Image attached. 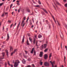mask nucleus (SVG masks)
<instances>
[{
    "label": "nucleus",
    "mask_w": 67,
    "mask_h": 67,
    "mask_svg": "<svg viewBox=\"0 0 67 67\" xmlns=\"http://www.w3.org/2000/svg\"><path fill=\"white\" fill-rule=\"evenodd\" d=\"M40 24H42V23L41 22H40Z\"/></svg>",
    "instance_id": "774afa93"
},
{
    "label": "nucleus",
    "mask_w": 67,
    "mask_h": 67,
    "mask_svg": "<svg viewBox=\"0 0 67 67\" xmlns=\"http://www.w3.org/2000/svg\"><path fill=\"white\" fill-rule=\"evenodd\" d=\"M32 66L33 67H35V66L34 65V64H32Z\"/></svg>",
    "instance_id": "c03bdc74"
},
{
    "label": "nucleus",
    "mask_w": 67,
    "mask_h": 67,
    "mask_svg": "<svg viewBox=\"0 0 67 67\" xmlns=\"http://www.w3.org/2000/svg\"><path fill=\"white\" fill-rule=\"evenodd\" d=\"M66 59V57L65 56H64V62H65V59Z\"/></svg>",
    "instance_id": "c756f323"
},
{
    "label": "nucleus",
    "mask_w": 67,
    "mask_h": 67,
    "mask_svg": "<svg viewBox=\"0 0 67 67\" xmlns=\"http://www.w3.org/2000/svg\"><path fill=\"white\" fill-rule=\"evenodd\" d=\"M27 35H28V36H30V34H28Z\"/></svg>",
    "instance_id": "69168bd1"
},
{
    "label": "nucleus",
    "mask_w": 67,
    "mask_h": 67,
    "mask_svg": "<svg viewBox=\"0 0 67 67\" xmlns=\"http://www.w3.org/2000/svg\"><path fill=\"white\" fill-rule=\"evenodd\" d=\"M27 45H29L30 44H29V41H28V40H27Z\"/></svg>",
    "instance_id": "bb28decb"
},
{
    "label": "nucleus",
    "mask_w": 67,
    "mask_h": 67,
    "mask_svg": "<svg viewBox=\"0 0 67 67\" xmlns=\"http://www.w3.org/2000/svg\"><path fill=\"white\" fill-rule=\"evenodd\" d=\"M26 18V17H24V20H25V19Z\"/></svg>",
    "instance_id": "58836bf2"
},
{
    "label": "nucleus",
    "mask_w": 67,
    "mask_h": 67,
    "mask_svg": "<svg viewBox=\"0 0 67 67\" xmlns=\"http://www.w3.org/2000/svg\"><path fill=\"white\" fill-rule=\"evenodd\" d=\"M44 65L46 66H49V63L48 62H45Z\"/></svg>",
    "instance_id": "423d86ee"
},
{
    "label": "nucleus",
    "mask_w": 67,
    "mask_h": 67,
    "mask_svg": "<svg viewBox=\"0 0 67 67\" xmlns=\"http://www.w3.org/2000/svg\"><path fill=\"white\" fill-rule=\"evenodd\" d=\"M19 63L20 61H19V60H16V62L15 63L14 66L15 67H17V66L18 65V64Z\"/></svg>",
    "instance_id": "f257e3e1"
},
{
    "label": "nucleus",
    "mask_w": 67,
    "mask_h": 67,
    "mask_svg": "<svg viewBox=\"0 0 67 67\" xmlns=\"http://www.w3.org/2000/svg\"><path fill=\"white\" fill-rule=\"evenodd\" d=\"M57 22H58V24L59 26H60V24L59 23H58V21H57Z\"/></svg>",
    "instance_id": "e433bc0d"
},
{
    "label": "nucleus",
    "mask_w": 67,
    "mask_h": 67,
    "mask_svg": "<svg viewBox=\"0 0 67 67\" xmlns=\"http://www.w3.org/2000/svg\"><path fill=\"white\" fill-rule=\"evenodd\" d=\"M34 54L35 55V54H36V52L35 51H34Z\"/></svg>",
    "instance_id": "09e8293b"
},
{
    "label": "nucleus",
    "mask_w": 67,
    "mask_h": 67,
    "mask_svg": "<svg viewBox=\"0 0 67 67\" xmlns=\"http://www.w3.org/2000/svg\"><path fill=\"white\" fill-rule=\"evenodd\" d=\"M63 1L64 2H66V0H63Z\"/></svg>",
    "instance_id": "13d9d810"
},
{
    "label": "nucleus",
    "mask_w": 67,
    "mask_h": 67,
    "mask_svg": "<svg viewBox=\"0 0 67 67\" xmlns=\"http://www.w3.org/2000/svg\"><path fill=\"white\" fill-rule=\"evenodd\" d=\"M5 13V14H8V13Z\"/></svg>",
    "instance_id": "052dcab7"
},
{
    "label": "nucleus",
    "mask_w": 67,
    "mask_h": 67,
    "mask_svg": "<svg viewBox=\"0 0 67 67\" xmlns=\"http://www.w3.org/2000/svg\"><path fill=\"white\" fill-rule=\"evenodd\" d=\"M33 27H34V26L33 25H32L31 26L32 28H33Z\"/></svg>",
    "instance_id": "4d7b16f0"
},
{
    "label": "nucleus",
    "mask_w": 67,
    "mask_h": 67,
    "mask_svg": "<svg viewBox=\"0 0 67 67\" xmlns=\"http://www.w3.org/2000/svg\"><path fill=\"white\" fill-rule=\"evenodd\" d=\"M27 11L28 12H29L30 11V9H27Z\"/></svg>",
    "instance_id": "c9c22d12"
},
{
    "label": "nucleus",
    "mask_w": 67,
    "mask_h": 67,
    "mask_svg": "<svg viewBox=\"0 0 67 67\" xmlns=\"http://www.w3.org/2000/svg\"><path fill=\"white\" fill-rule=\"evenodd\" d=\"M57 4H58V5H60V4H59V3L58 2H57Z\"/></svg>",
    "instance_id": "7c9ffc66"
},
{
    "label": "nucleus",
    "mask_w": 67,
    "mask_h": 67,
    "mask_svg": "<svg viewBox=\"0 0 67 67\" xmlns=\"http://www.w3.org/2000/svg\"><path fill=\"white\" fill-rule=\"evenodd\" d=\"M60 37L62 38H63L64 37V36H63V34L61 32V34L60 35Z\"/></svg>",
    "instance_id": "9d476101"
},
{
    "label": "nucleus",
    "mask_w": 67,
    "mask_h": 67,
    "mask_svg": "<svg viewBox=\"0 0 67 67\" xmlns=\"http://www.w3.org/2000/svg\"><path fill=\"white\" fill-rule=\"evenodd\" d=\"M40 64L41 65H43V62L40 61Z\"/></svg>",
    "instance_id": "4be33fe9"
},
{
    "label": "nucleus",
    "mask_w": 67,
    "mask_h": 67,
    "mask_svg": "<svg viewBox=\"0 0 67 67\" xmlns=\"http://www.w3.org/2000/svg\"><path fill=\"white\" fill-rule=\"evenodd\" d=\"M44 57L45 59H46L47 58V57H48L47 55V54H45L44 55Z\"/></svg>",
    "instance_id": "1a4fd4ad"
},
{
    "label": "nucleus",
    "mask_w": 67,
    "mask_h": 67,
    "mask_svg": "<svg viewBox=\"0 0 67 67\" xmlns=\"http://www.w3.org/2000/svg\"><path fill=\"white\" fill-rule=\"evenodd\" d=\"M25 52L26 53V54H27V52L26 51H25Z\"/></svg>",
    "instance_id": "3c124183"
},
{
    "label": "nucleus",
    "mask_w": 67,
    "mask_h": 67,
    "mask_svg": "<svg viewBox=\"0 0 67 67\" xmlns=\"http://www.w3.org/2000/svg\"><path fill=\"white\" fill-rule=\"evenodd\" d=\"M51 28V25H49V28L50 29Z\"/></svg>",
    "instance_id": "a18cd8bd"
},
{
    "label": "nucleus",
    "mask_w": 67,
    "mask_h": 67,
    "mask_svg": "<svg viewBox=\"0 0 67 67\" xmlns=\"http://www.w3.org/2000/svg\"><path fill=\"white\" fill-rule=\"evenodd\" d=\"M29 17H28V19H27V21H26V22H27V20H29Z\"/></svg>",
    "instance_id": "864d4df0"
},
{
    "label": "nucleus",
    "mask_w": 67,
    "mask_h": 67,
    "mask_svg": "<svg viewBox=\"0 0 67 67\" xmlns=\"http://www.w3.org/2000/svg\"><path fill=\"white\" fill-rule=\"evenodd\" d=\"M16 23H15V26L16 25Z\"/></svg>",
    "instance_id": "bf43d9fd"
},
{
    "label": "nucleus",
    "mask_w": 67,
    "mask_h": 67,
    "mask_svg": "<svg viewBox=\"0 0 67 67\" xmlns=\"http://www.w3.org/2000/svg\"><path fill=\"white\" fill-rule=\"evenodd\" d=\"M2 55L3 56L0 58V60H1V59H4V55H5V53L3 52L2 53Z\"/></svg>",
    "instance_id": "7ed1b4c3"
},
{
    "label": "nucleus",
    "mask_w": 67,
    "mask_h": 67,
    "mask_svg": "<svg viewBox=\"0 0 67 67\" xmlns=\"http://www.w3.org/2000/svg\"><path fill=\"white\" fill-rule=\"evenodd\" d=\"M42 10H43V11H44V12H45V13H47V12L46 10H45L44 8Z\"/></svg>",
    "instance_id": "ddd939ff"
},
{
    "label": "nucleus",
    "mask_w": 67,
    "mask_h": 67,
    "mask_svg": "<svg viewBox=\"0 0 67 67\" xmlns=\"http://www.w3.org/2000/svg\"><path fill=\"white\" fill-rule=\"evenodd\" d=\"M35 41H36V40L35 39H34V44H35Z\"/></svg>",
    "instance_id": "a878e982"
},
{
    "label": "nucleus",
    "mask_w": 67,
    "mask_h": 67,
    "mask_svg": "<svg viewBox=\"0 0 67 67\" xmlns=\"http://www.w3.org/2000/svg\"><path fill=\"white\" fill-rule=\"evenodd\" d=\"M3 4V3H1V4H0V6H1Z\"/></svg>",
    "instance_id": "49530a36"
},
{
    "label": "nucleus",
    "mask_w": 67,
    "mask_h": 67,
    "mask_svg": "<svg viewBox=\"0 0 67 67\" xmlns=\"http://www.w3.org/2000/svg\"><path fill=\"white\" fill-rule=\"evenodd\" d=\"M16 2H18L17 3V4L18 5H20V4L19 3V1H16Z\"/></svg>",
    "instance_id": "412c9836"
},
{
    "label": "nucleus",
    "mask_w": 67,
    "mask_h": 67,
    "mask_svg": "<svg viewBox=\"0 0 67 67\" xmlns=\"http://www.w3.org/2000/svg\"><path fill=\"white\" fill-rule=\"evenodd\" d=\"M5 52H6L7 55V56H8V55L9 54V52H8V51L6 50L5 51Z\"/></svg>",
    "instance_id": "dca6fc26"
},
{
    "label": "nucleus",
    "mask_w": 67,
    "mask_h": 67,
    "mask_svg": "<svg viewBox=\"0 0 67 67\" xmlns=\"http://www.w3.org/2000/svg\"><path fill=\"white\" fill-rule=\"evenodd\" d=\"M24 37L25 36H24L22 41V43H24Z\"/></svg>",
    "instance_id": "f8f14e48"
},
{
    "label": "nucleus",
    "mask_w": 67,
    "mask_h": 67,
    "mask_svg": "<svg viewBox=\"0 0 67 67\" xmlns=\"http://www.w3.org/2000/svg\"><path fill=\"white\" fill-rule=\"evenodd\" d=\"M14 12H13L12 13V15H13V13H14Z\"/></svg>",
    "instance_id": "338daca9"
},
{
    "label": "nucleus",
    "mask_w": 67,
    "mask_h": 67,
    "mask_svg": "<svg viewBox=\"0 0 67 67\" xmlns=\"http://www.w3.org/2000/svg\"><path fill=\"white\" fill-rule=\"evenodd\" d=\"M22 62H23V64H25V63H26L25 61V60L24 59H23V60L22 61Z\"/></svg>",
    "instance_id": "f3484780"
},
{
    "label": "nucleus",
    "mask_w": 67,
    "mask_h": 67,
    "mask_svg": "<svg viewBox=\"0 0 67 67\" xmlns=\"http://www.w3.org/2000/svg\"><path fill=\"white\" fill-rule=\"evenodd\" d=\"M38 38H41V37H42V35H41L40 34H39L38 35Z\"/></svg>",
    "instance_id": "2eb2a0df"
},
{
    "label": "nucleus",
    "mask_w": 67,
    "mask_h": 67,
    "mask_svg": "<svg viewBox=\"0 0 67 67\" xmlns=\"http://www.w3.org/2000/svg\"><path fill=\"white\" fill-rule=\"evenodd\" d=\"M15 0H13V2H15Z\"/></svg>",
    "instance_id": "603ef678"
},
{
    "label": "nucleus",
    "mask_w": 67,
    "mask_h": 67,
    "mask_svg": "<svg viewBox=\"0 0 67 67\" xmlns=\"http://www.w3.org/2000/svg\"><path fill=\"white\" fill-rule=\"evenodd\" d=\"M16 51H17V49H15L14 50V51L13 52H12L11 54V55H13V54L15 52H16Z\"/></svg>",
    "instance_id": "0eeeda50"
},
{
    "label": "nucleus",
    "mask_w": 67,
    "mask_h": 67,
    "mask_svg": "<svg viewBox=\"0 0 67 67\" xmlns=\"http://www.w3.org/2000/svg\"><path fill=\"white\" fill-rule=\"evenodd\" d=\"M4 26H3V30L4 31Z\"/></svg>",
    "instance_id": "37998d69"
},
{
    "label": "nucleus",
    "mask_w": 67,
    "mask_h": 67,
    "mask_svg": "<svg viewBox=\"0 0 67 67\" xmlns=\"http://www.w3.org/2000/svg\"><path fill=\"white\" fill-rule=\"evenodd\" d=\"M48 48H47L45 49L44 50V52H47V51H48Z\"/></svg>",
    "instance_id": "a211bd4d"
},
{
    "label": "nucleus",
    "mask_w": 67,
    "mask_h": 67,
    "mask_svg": "<svg viewBox=\"0 0 67 67\" xmlns=\"http://www.w3.org/2000/svg\"><path fill=\"white\" fill-rule=\"evenodd\" d=\"M32 20L33 21V23H34V19H32Z\"/></svg>",
    "instance_id": "0e129e2a"
},
{
    "label": "nucleus",
    "mask_w": 67,
    "mask_h": 67,
    "mask_svg": "<svg viewBox=\"0 0 67 67\" xmlns=\"http://www.w3.org/2000/svg\"><path fill=\"white\" fill-rule=\"evenodd\" d=\"M50 63L52 65V67H57V65H54V64H55V62L54 61L53 62H52L51 61Z\"/></svg>",
    "instance_id": "f03ea898"
},
{
    "label": "nucleus",
    "mask_w": 67,
    "mask_h": 67,
    "mask_svg": "<svg viewBox=\"0 0 67 67\" xmlns=\"http://www.w3.org/2000/svg\"><path fill=\"white\" fill-rule=\"evenodd\" d=\"M52 53H50V55H49V58H51V56H52Z\"/></svg>",
    "instance_id": "393cba45"
},
{
    "label": "nucleus",
    "mask_w": 67,
    "mask_h": 67,
    "mask_svg": "<svg viewBox=\"0 0 67 67\" xmlns=\"http://www.w3.org/2000/svg\"><path fill=\"white\" fill-rule=\"evenodd\" d=\"M19 25H18L17 26V30L18 29V28H19Z\"/></svg>",
    "instance_id": "680f3d73"
},
{
    "label": "nucleus",
    "mask_w": 67,
    "mask_h": 67,
    "mask_svg": "<svg viewBox=\"0 0 67 67\" xmlns=\"http://www.w3.org/2000/svg\"><path fill=\"white\" fill-rule=\"evenodd\" d=\"M37 41L36 42V45L37 46H38V45H37Z\"/></svg>",
    "instance_id": "4c0bfd02"
},
{
    "label": "nucleus",
    "mask_w": 67,
    "mask_h": 67,
    "mask_svg": "<svg viewBox=\"0 0 67 67\" xmlns=\"http://www.w3.org/2000/svg\"><path fill=\"white\" fill-rule=\"evenodd\" d=\"M34 48H33L31 51V54H33V51H34Z\"/></svg>",
    "instance_id": "4468645a"
},
{
    "label": "nucleus",
    "mask_w": 67,
    "mask_h": 67,
    "mask_svg": "<svg viewBox=\"0 0 67 67\" xmlns=\"http://www.w3.org/2000/svg\"><path fill=\"white\" fill-rule=\"evenodd\" d=\"M46 23L47 24H49V22H48V21L47 20L46 21Z\"/></svg>",
    "instance_id": "c85d7f7f"
},
{
    "label": "nucleus",
    "mask_w": 67,
    "mask_h": 67,
    "mask_svg": "<svg viewBox=\"0 0 67 67\" xmlns=\"http://www.w3.org/2000/svg\"><path fill=\"white\" fill-rule=\"evenodd\" d=\"M52 25H53V26L54 27V23H52Z\"/></svg>",
    "instance_id": "5fc2aeb1"
},
{
    "label": "nucleus",
    "mask_w": 67,
    "mask_h": 67,
    "mask_svg": "<svg viewBox=\"0 0 67 67\" xmlns=\"http://www.w3.org/2000/svg\"><path fill=\"white\" fill-rule=\"evenodd\" d=\"M47 44H44V46L43 45H42L41 46V48L42 49H43V48H46V47H47Z\"/></svg>",
    "instance_id": "20e7f679"
},
{
    "label": "nucleus",
    "mask_w": 67,
    "mask_h": 67,
    "mask_svg": "<svg viewBox=\"0 0 67 67\" xmlns=\"http://www.w3.org/2000/svg\"><path fill=\"white\" fill-rule=\"evenodd\" d=\"M8 64L9 65V66H10L11 64H10V63H9V61H8Z\"/></svg>",
    "instance_id": "b1692460"
},
{
    "label": "nucleus",
    "mask_w": 67,
    "mask_h": 67,
    "mask_svg": "<svg viewBox=\"0 0 67 67\" xmlns=\"http://www.w3.org/2000/svg\"><path fill=\"white\" fill-rule=\"evenodd\" d=\"M24 25H25V23H24V20H23L21 23V26H22L23 25V27L24 26Z\"/></svg>",
    "instance_id": "39448f33"
},
{
    "label": "nucleus",
    "mask_w": 67,
    "mask_h": 67,
    "mask_svg": "<svg viewBox=\"0 0 67 67\" xmlns=\"http://www.w3.org/2000/svg\"><path fill=\"white\" fill-rule=\"evenodd\" d=\"M29 40L30 41H31H31H32V38H31V37H29Z\"/></svg>",
    "instance_id": "5701e85b"
},
{
    "label": "nucleus",
    "mask_w": 67,
    "mask_h": 67,
    "mask_svg": "<svg viewBox=\"0 0 67 67\" xmlns=\"http://www.w3.org/2000/svg\"><path fill=\"white\" fill-rule=\"evenodd\" d=\"M52 18H53L55 22V23H56V20H55V18H54V16H52Z\"/></svg>",
    "instance_id": "aec40b11"
},
{
    "label": "nucleus",
    "mask_w": 67,
    "mask_h": 67,
    "mask_svg": "<svg viewBox=\"0 0 67 67\" xmlns=\"http://www.w3.org/2000/svg\"><path fill=\"white\" fill-rule=\"evenodd\" d=\"M13 5V4H11L10 5V8H11V7H12V6Z\"/></svg>",
    "instance_id": "f704fd0d"
},
{
    "label": "nucleus",
    "mask_w": 67,
    "mask_h": 67,
    "mask_svg": "<svg viewBox=\"0 0 67 67\" xmlns=\"http://www.w3.org/2000/svg\"><path fill=\"white\" fill-rule=\"evenodd\" d=\"M8 22L9 23H11V21L10 20H8Z\"/></svg>",
    "instance_id": "79ce46f5"
},
{
    "label": "nucleus",
    "mask_w": 67,
    "mask_h": 67,
    "mask_svg": "<svg viewBox=\"0 0 67 67\" xmlns=\"http://www.w3.org/2000/svg\"><path fill=\"white\" fill-rule=\"evenodd\" d=\"M12 50H13V48H12V47L11 46H10V51H12Z\"/></svg>",
    "instance_id": "6ab92c4d"
},
{
    "label": "nucleus",
    "mask_w": 67,
    "mask_h": 67,
    "mask_svg": "<svg viewBox=\"0 0 67 67\" xmlns=\"http://www.w3.org/2000/svg\"><path fill=\"white\" fill-rule=\"evenodd\" d=\"M65 27H66V28L67 29V25H65Z\"/></svg>",
    "instance_id": "de8ad7c7"
},
{
    "label": "nucleus",
    "mask_w": 67,
    "mask_h": 67,
    "mask_svg": "<svg viewBox=\"0 0 67 67\" xmlns=\"http://www.w3.org/2000/svg\"><path fill=\"white\" fill-rule=\"evenodd\" d=\"M38 3L40 4H41V2L40 1H38Z\"/></svg>",
    "instance_id": "cd10ccee"
},
{
    "label": "nucleus",
    "mask_w": 67,
    "mask_h": 67,
    "mask_svg": "<svg viewBox=\"0 0 67 67\" xmlns=\"http://www.w3.org/2000/svg\"><path fill=\"white\" fill-rule=\"evenodd\" d=\"M7 64L6 63H5V67H7Z\"/></svg>",
    "instance_id": "a19ab883"
},
{
    "label": "nucleus",
    "mask_w": 67,
    "mask_h": 67,
    "mask_svg": "<svg viewBox=\"0 0 67 67\" xmlns=\"http://www.w3.org/2000/svg\"><path fill=\"white\" fill-rule=\"evenodd\" d=\"M35 7H40V5H36L35 6Z\"/></svg>",
    "instance_id": "72a5a7b5"
},
{
    "label": "nucleus",
    "mask_w": 67,
    "mask_h": 67,
    "mask_svg": "<svg viewBox=\"0 0 67 67\" xmlns=\"http://www.w3.org/2000/svg\"><path fill=\"white\" fill-rule=\"evenodd\" d=\"M43 53L42 52H40V57H42V55H43Z\"/></svg>",
    "instance_id": "9b49d317"
},
{
    "label": "nucleus",
    "mask_w": 67,
    "mask_h": 67,
    "mask_svg": "<svg viewBox=\"0 0 67 67\" xmlns=\"http://www.w3.org/2000/svg\"><path fill=\"white\" fill-rule=\"evenodd\" d=\"M20 23H21V22H19V24H18V25H19L20 24Z\"/></svg>",
    "instance_id": "6e6d98bb"
},
{
    "label": "nucleus",
    "mask_w": 67,
    "mask_h": 67,
    "mask_svg": "<svg viewBox=\"0 0 67 67\" xmlns=\"http://www.w3.org/2000/svg\"><path fill=\"white\" fill-rule=\"evenodd\" d=\"M9 38L10 37H9V34H7V38L6 41H9Z\"/></svg>",
    "instance_id": "6e6552de"
},
{
    "label": "nucleus",
    "mask_w": 67,
    "mask_h": 67,
    "mask_svg": "<svg viewBox=\"0 0 67 67\" xmlns=\"http://www.w3.org/2000/svg\"><path fill=\"white\" fill-rule=\"evenodd\" d=\"M4 13H3L2 14V15H1V16L2 17H3V16H4Z\"/></svg>",
    "instance_id": "473e14b6"
},
{
    "label": "nucleus",
    "mask_w": 67,
    "mask_h": 67,
    "mask_svg": "<svg viewBox=\"0 0 67 67\" xmlns=\"http://www.w3.org/2000/svg\"><path fill=\"white\" fill-rule=\"evenodd\" d=\"M29 61H30L31 60V59L29 58L28 59Z\"/></svg>",
    "instance_id": "8fccbe9b"
},
{
    "label": "nucleus",
    "mask_w": 67,
    "mask_h": 67,
    "mask_svg": "<svg viewBox=\"0 0 67 67\" xmlns=\"http://www.w3.org/2000/svg\"><path fill=\"white\" fill-rule=\"evenodd\" d=\"M13 25V24H12L10 25V28H11L12 27V26Z\"/></svg>",
    "instance_id": "ea45409f"
},
{
    "label": "nucleus",
    "mask_w": 67,
    "mask_h": 67,
    "mask_svg": "<svg viewBox=\"0 0 67 67\" xmlns=\"http://www.w3.org/2000/svg\"><path fill=\"white\" fill-rule=\"evenodd\" d=\"M65 48H67V46H65Z\"/></svg>",
    "instance_id": "e2e57ef3"
},
{
    "label": "nucleus",
    "mask_w": 67,
    "mask_h": 67,
    "mask_svg": "<svg viewBox=\"0 0 67 67\" xmlns=\"http://www.w3.org/2000/svg\"><path fill=\"white\" fill-rule=\"evenodd\" d=\"M21 8H19L18 10V12H20V9H21Z\"/></svg>",
    "instance_id": "2f4dec72"
}]
</instances>
